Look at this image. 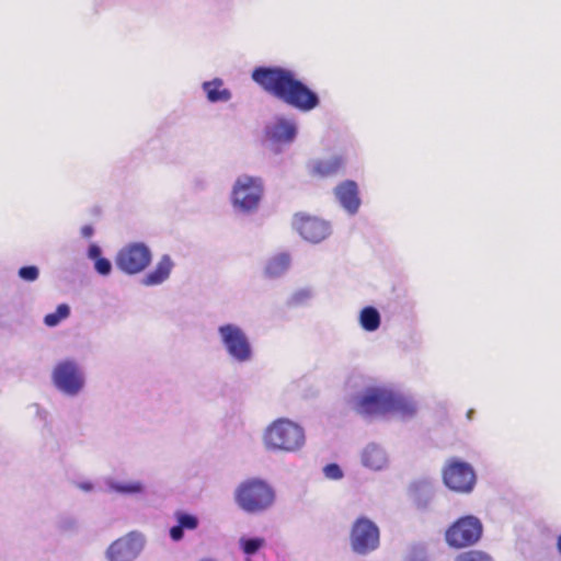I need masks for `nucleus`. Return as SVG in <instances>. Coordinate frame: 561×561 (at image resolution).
<instances>
[{"label":"nucleus","instance_id":"31","mask_svg":"<svg viewBox=\"0 0 561 561\" xmlns=\"http://www.w3.org/2000/svg\"><path fill=\"white\" fill-rule=\"evenodd\" d=\"M88 255H89L90 259H92L94 261L101 259V249H100V247L96 245V244H91L89 247Z\"/></svg>","mask_w":561,"mask_h":561},{"label":"nucleus","instance_id":"10","mask_svg":"<svg viewBox=\"0 0 561 561\" xmlns=\"http://www.w3.org/2000/svg\"><path fill=\"white\" fill-rule=\"evenodd\" d=\"M222 342L228 353L239 362L249 360L251 357V346L243 331L232 324L221 325L219 328Z\"/></svg>","mask_w":561,"mask_h":561},{"label":"nucleus","instance_id":"18","mask_svg":"<svg viewBox=\"0 0 561 561\" xmlns=\"http://www.w3.org/2000/svg\"><path fill=\"white\" fill-rule=\"evenodd\" d=\"M344 167V159L342 157H332L330 159H322L314 162L312 173L320 178H329L336 175Z\"/></svg>","mask_w":561,"mask_h":561},{"label":"nucleus","instance_id":"1","mask_svg":"<svg viewBox=\"0 0 561 561\" xmlns=\"http://www.w3.org/2000/svg\"><path fill=\"white\" fill-rule=\"evenodd\" d=\"M252 79L265 92L299 111L309 112L320 103L317 93L288 69L257 67L252 72Z\"/></svg>","mask_w":561,"mask_h":561},{"label":"nucleus","instance_id":"29","mask_svg":"<svg viewBox=\"0 0 561 561\" xmlns=\"http://www.w3.org/2000/svg\"><path fill=\"white\" fill-rule=\"evenodd\" d=\"M95 270L101 275H108L112 270L111 262L107 259L101 257L95 261Z\"/></svg>","mask_w":561,"mask_h":561},{"label":"nucleus","instance_id":"21","mask_svg":"<svg viewBox=\"0 0 561 561\" xmlns=\"http://www.w3.org/2000/svg\"><path fill=\"white\" fill-rule=\"evenodd\" d=\"M360 325L366 331H375L380 325V314L374 307H365L360 311Z\"/></svg>","mask_w":561,"mask_h":561},{"label":"nucleus","instance_id":"30","mask_svg":"<svg viewBox=\"0 0 561 561\" xmlns=\"http://www.w3.org/2000/svg\"><path fill=\"white\" fill-rule=\"evenodd\" d=\"M324 473L330 479H341L343 473L341 468L336 463H330L324 467Z\"/></svg>","mask_w":561,"mask_h":561},{"label":"nucleus","instance_id":"24","mask_svg":"<svg viewBox=\"0 0 561 561\" xmlns=\"http://www.w3.org/2000/svg\"><path fill=\"white\" fill-rule=\"evenodd\" d=\"M265 545L264 538H241L240 539V546L242 548V551L252 556L256 553L263 546Z\"/></svg>","mask_w":561,"mask_h":561},{"label":"nucleus","instance_id":"27","mask_svg":"<svg viewBox=\"0 0 561 561\" xmlns=\"http://www.w3.org/2000/svg\"><path fill=\"white\" fill-rule=\"evenodd\" d=\"M404 561H427L425 549L420 546H413L407 553Z\"/></svg>","mask_w":561,"mask_h":561},{"label":"nucleus","instance_id":"33","mask_svg":"<svg viewBox=\"0 0 561 561\" xmlns=\"http://www.w3.org/2000/svg\"><path fill=\"white\" fill-rule=\"evenodd\" d=\"M81 488H82L83 490H87V491H88V490H91V485H90V484H82V485H81Z\"/></svg>","mask_w":561,"mask_h":561},{"label":"nucleus","instance_id":"19","mask_svg":"<svg viewBox=\"0 0 561 561\" xmlns=\"http://www.w3.org/2000/svg\"><path fill=\"white\" fill-rule=\"evenodd\" d=\"M362 461L367 468L380 470L387 465V457L382 448L371 444L364 449Z\"/></svg>","mask_w":561,"mask_h":561},{"label":"nucleus","instance_id":"12","mask_svg":"<svg viewBox=\"0 0 561 561\" xmlns=\"http://www.w3.org/2000/svg\"><path fill=\"white\" fill-rule=\"evenodd\" d=\"M142 548L140 536L130 533L111 543L106 551L110 561H133Z\"/></svg>","mask_w":561,"mask_h":561},{"label":"nucleus","instance_id":"22","mask_svg":"<svg viewBox=\"0 0 561 561\" xmlns=\"http://www.w3.org/2000/svg\"><path fill=\"white\" fill-rule=\"evenodd\" d=\"M290 264L288 254L282 253L274 256L266 265V273L270 276H278L284 273Z\"/></svg>","mask_w":561,"mask_h":561},{"label":"nucleus","instance_id":"11","mask_svg":"<svg viewBox=\"0 0 561 561\" xmlns=\"http://www.w3.org/2000/svg\"><path fill=\"white\" fill-rule=\"evenodd\" d=\"M53 380L58 389L69 394H76L83 386L78 366L70 360L61 362L55 367Z\"/></svg>","mask_w":561,"mask_h":561},{"label":"nucleus","instance_id":"8","mask_svg":"<svg viewBox=\"0 0 561 561\" xmlns=\"http://www.w3.org/2000/svg\"><path fill=\"white\" fill-rule=\"evenodd\" d=\"M151 261V252L144 243H129L122 248L115 259L117 267L126 274L142 272Z\"/></svg>","mask_w":561,"mask_h":561},{"label":"nucleus","instance_id":"2","mask_svg":"<svg viewBox=\"0 0 561 561\" xmlns=\"http://www.w3.org/2000/svg\"><path fill=\"white\" fill-rule=\"evenodd\" d=\"M355 411L363 416L397 413L412 416L416 412L414 401L386 387H371L357 399Z\"/></svg>","mask_w":561,"mask_h":561},{"label":"nucleus","instance_id":"28","mask_svg":"<svg viewBox=\"0 0 561 561\" xmlns=\"http://www.w3.org/2000/svg\"><path fill=\"white\" fill-rule=\"evenodd\" d=\"M19 276L26 282H34L38 277V268L36 266H23L19 270Z\"/></svg>","mask_w":561,"mask_h":561},{"label":"nucleus","instance_id":"7","mask_svg":"<svg viewBox=\"0 0 561 561\" xmlns=\"http://www.w3.org/2000/svg\"><path fill=\"white\" fill-rule=\"evenodd\" d=\"M443 481L455 492L469 493L476 484V473L468 462L451 458L444 466Z\"/></svg>","mask_w":561,"mask_h":561},{"label":"nucleus","instance_id":"26","mask_svg":"<svg viewBox=\"0 0 561 561\" xmlns=\"http://www.w3.org/2000/svg\"><path fill=\"white\" fill-rule=\"evenodd\" d=\"M112 489L118 493L133 494L140 493L142 491V484L140 482L115 483L112 484Z\"/></svg>","mask_w":561,"mask_h":561},{"label":"nucleus","instance_id":"25","mask_svg":"<svg viewBox=\"0 0 561 561\" xmlns=\"http://www.w3.org/2000/svg\"><path fill=\"white\" fill-rule=\"evenodd\" d=\"M455 561H492V558L485 552L470 550L458 554Z\"/></svg>","mask_w":561,"mask_h":561},{"label":"nucleus","instance_id":"34","mask_svg":"<svg viewBox=\"0 0 561 561\" xmlns=\"http://www.w3.org/2000/svg\"><path fill=\"white\" fill-rule=\"evenodd\" d=\"M472 413H473V411H472V410H470V411L468 412V419H471V417H472Z\"/></svg>","mask_w":561,"mask_h":561},{"label":"nucleus","instance_id":"4","mask_svg":"<svg viewBox=\"0 0 561 561\" xmlns=\"http://www.w3.org/2000/svg\"><path fill=\"white\" fill-rule=\"evenodd\" d=\"M263 438L265 446L273 450L295 451L305 444L302 427L287 419L274 421Z\"/></svg>","mask_w":561,"mask_h":561},{"label":"nucleus","instance_id":"17","mask_svg":"<svg viewBox=\"0 0 561 561\" xmlns=\"http://www.w3.org/2000/svg\"><path fill=\"white\" fill-rule=\"evenodd\" d=\"M172 267L171 259L168 255L162 256L154 270L144 277L142 283L147 286L161 284L169 277Z\"/></svg>","mask_w":561,"mask_h":561},{"label":"nucleus","instance_id":"5","mask_svg":"<svg viewBox=\"0 0 561 561\" xmlns=\"http://www.w3.org/2000/svg\"><path fill=\"white\" fill-rule=\"evenodd\" d=\"M263 182L261 178L242 175L237 179L232 193V204L244 211L257 208L263 196Z\"/></svg>","mask_w":561,"mask_h":561},{"label":"nucleus","instance_id":"23","mask_svg":"<svg viewBox=\"0 0 561 561\" xmlns=\"http://www.w3.org/2000/svg\"><path fill=\"white\" fill-rule=\"evenodd\" d=\"M69 314L70 309L68 305L61 304L57 307L55 312L45 316L44 323L47 327H56L61 320L68 318Z\"/></svg>","mask_w":561,"mask_h":561},{"label":"nucleus","instance_id":"6","mask_svg":"<svg viewBox=\"0 0 561 561\" xmlns=\"http://www.w3.org/2000/svg\"><path fill=\"white\" fill-rule=\"evenodd\" d=\"M482 536L481 522L471 515L457 519L445 534L447 543L454 548H465L479 541Z\"/></svg>","mask_w":561,"mask_h":561},{"label":"nucleus","instance_id":"32","mask_svg":"<svg viewBox=\"0 0 561 561\" xmlns=\"http://www.w3.org/2000/svg\"><path fill=\"white\" fill-rule=\"evenodd\" d=\"M93 232H94V229H93V227H92V226H90V225L83 226V227L81 228V234H82L84 238H87V239L91 238V237H92V234H93Z\"/></svg>","mask_w":561,"mask_h":561},{"label":"nucleus","instance_id":"13","mask_svg":"<svg viewBox=\"0 0 561 561\" xmlns=\"http://www.w3.org/2000/svg\"><path fill=\"white\" fill-rule=\"evenodd\" d=\"M295 227L299 234L307 241L318 243L330 233L328 222L310 216L298 215L295 217Z\"/></svg>","mask_w":561,"mask_h":561},{"label":"nucleus","instance_id":"9","mask_svg":"<svg viewBox=\"0 0 561 561\" xmlns=\"http://www.w3.org/2000/svg\"><path fill=\"white\" fill-rule=\"evenodd\" d=\"M351 546L359 554H366L377 549L379 546V529L376 524L367 517H358L351 530Z\"/></svg>","mask_w":561,"mask_h":561},{"label":"nucleus","instance_id":"15","mask_svg":"<svg viewBox=\"0 0 561 561\" xmlns=\"http://www.w3.org/2000/svg\"><path fill=\"white\" fill-rule=\"evenodd\" d=\"M174 517L178 524L170 528V537L173 541L181 540L184 530H194L198 527V518L195 515L178 511L174 513Z\"/></svg>","mask_w":561,"mask_h":561},{"label":"nucleus","instance_id":"3","mask_svg":"<svg viewBox=\"0 0 561 561\" xmlns=\"http://www.w3.org/2000/svg\"><path fill=\"white\" fill-rule=\"evenodd\" d=\"M234 500L244 512L259 514L273 505L275 492L265 481L252 478L238 485L234 492Z\"/></svg>","mask_w":561,"mask_h":561},{"label":"nucleus","instance_id":"14","mask_svg":"<svg viewBox=\"0 0 561 561\" xmlns=\"http://www.w3.org/2000/svg\"><path fill=\"white\" fill-rule=\"evenodd\" d=\"M335 196L341 205L351 214H355L360 205L358 186L354 181L347 180L335 187Z\"/></svg>","mask_w":561,"mask_h":561},{"label":"nucleus","instance_id":"20","mask_svg":"<svg viewBox=\"0 0 561 561\" xmlns=\"http://www.w3.org/2000/svg\"><path fill=\"white\" fill-rule=\"evenodd\" d=\"M203 90L207 95L208 101L215 102H227L231 98V93L228 89L224 88L221 79H214L203 83Z\"/></svg>","mask_w":561,"mask_h":561},{"label":"nucleus","instance_id":"16","mask_svg":"<svg viewBox=\"0 0 561 561\" xmlns=\"http://www.w3.org/2000/svg\"><path fill=\"white\" fill-rule=\"evenodd\" d=\"M268 137L275 141L289 142L296 136V126L286 119H278L266 130Z\"/></svg>","mask_w":561,"mask_h":561}]
</instances>
